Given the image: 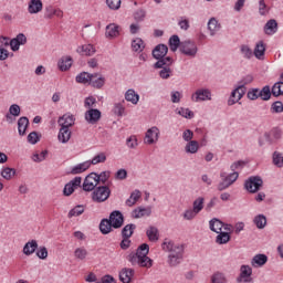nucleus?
Masks as SVG:
<instances>
[{
    "instance_id": "24",
    "label": "nucleus",
    "mask_w": 283,
    "mask_h": 283,
    "mask_svg": "<svg viewBox=\"0 0 283 283\" xmlns=\"http://www.w3.org/2000/svg\"><path fill=\"white\" fill-rule=\"evenodd\" d=\"M146 237L150 242H157L160 238L159 230L156 227H148L146 230Z\"/></svg>"
},
{
    "instance_id": "2",
    "label": "nucleus",
    "mask_w": 283,
    "mask_h": 283,
    "mask_svg": "<svg viewBox=\"0 0 283 283\" xmlns=\"http://www.w3.org/2000/svg\"><path fill=\"white\" fill-rule=\"evenodd\" d=\"M149 253V245L146 243H143L138 249L136 250V253L129 254L127 260L132 265H138L140 268L150 269L154 264V261L148 258Z\"/></svg>"
},
{
    "instance_id": "54",
    "label": "nucleus",
    "mask_w": 283,
    "mask_h": 283,
    "mask_svg": "<svg viewBox=\"0 0 283 283\" xmlns=\"http://www.w3.org/2000/svg\"><path fill=\"white\" fill-rule=\"evenodd\" d=\"M220 177L223 178L229 186H231L238 180L239 172H233L229 176H226V174H221Z\"/></svg>"
},
{
    "instance_id": "53",
    "label": "nucleus",
    "mask_w": 283,
    "mask_h": 283,
    "mask_svg": "<svg viewBox=\"0 0 283 283\" xmlns=\"http://www.w3.org/2000/svg\"><path fill=\"white\" fill-rule=\"evenodd\" d=\"M92 76L93 75H90V73H80L77 77H75V81L77 83L87 84L91 83Z\"/></svg>"
},
{
    "instance_id": "63",
    "label": "nucleus",
    "mask_w": 283,
    "mask_h": 283,
    "mask_svg": "<svg viewBox=\"0 0 283 283\" xmlns=\"http://www.w3.org/2000/svg\"><path fill=\"white\" fill-rule=\"evenodd\" d=\"M178 114L180 116H182L185 118H189V119L195 117V114L190 109H188V108H180Z\"/></svg>"
},
{
    "instance_id": "35",
    "label": "nucleus",
    "mask_w": 283,
    "mask_h": 283,
    "mask_svg": "<svg viewBox=\"0 0 283 283\" xmlns=\"http://www.w3.org/2000/svg\"><path fill=\"white\" fill-rule=\"evenodd\" d=\"M72 63H73V60L70 55L62 57V60H60V63H59L60 71L62 72L69 71L72 66Z\"/></svg>"
},
{
    "instance_id": "1",
    "label": "nucleus",
    "mask_w": 283,
    "mask_h": 283,
    "mask_svg": "<svg viewBox=\"0 0 283 283\" xmlns=\"http://www.w3.org/2000/svg\"><path fill=\"white\" fill-rule=\"evenodd\" d=\"M161 249L169 252L167 263L169 266H178L184 260L185 248L180 244H175L171 240L165 239L161 243Z\"/></svg>"
},
{
    "instance_id": "28",
    "label": "nucleus",
    "mask_w": 283,
    "mask_h": 283,
    "mask_svg": "<svg viewBox=\"0 0 283 283\" xmlns=\"http://www.w3.org/2000/svg\"><path fill=\"white\" fill-rule=\"evenodd\" d=\"M29 125L30 122L27 117H20V119H18V134L24 136Z\"/></svg>"
},
{
    "instance_id": "13",
    "label": "nucleus",
    "mask_w": 283,
    "mask_h": 283,
    "mask_svg": "<svg viewBox=\"0 0 283 283\" xmlns=\"http://www.w3.org/2000/svg\"><path fill=\"white\" fill-rule=\"evenodd\" d=\"M108 221H109V223H112V228L119 229L124 223V217H123L122 212L114 211L109 214Z\"/></svg>"
},
{
    "instance_id": "64",
    "label": "nucleus",
    "mask_w": 283,
    "mask_h": 283,
    "mask_svg": "<svg viewBox=\"0 0 283 283\" xmlns=\"http://www.w3.org/2000/svg\"><path fill=\"white\" fill-rule=\"evenodd\" d=\"M271 112L272 113H283V103L281 102H275L271 106Z\"/></svg>"
},
{
    "instance_id": "11",
    "label": "nucleus",
    "mask_w": 283,
    "mask_h": 283,
    "mask_svg": "<svg viewBox=\"0 0 283 283\" xmlns=\"http://www.w3.org/2000/svg\"><path fill=\"white\" fill-rule=\"evenodd\" d=\"M209 228L211 231L216 232L217 234L223 232V231H232L233 227L230 224H223L218 219H212L209 221Z\"/></svg>"
},
{
    "instance_id": "18",
    "label": "nucleus",
    "mask_w": 283,
    "mask_h": 283,
    "mask_svg": "<svg viewBox=\"0 0 283 283\" xmlns=\"http://www.w3.org/2000/svg\"><path fill=\"white\" fill-rule=\"evenodd\" d=\"M102 113L97 109H90L85 113V120L88 124H96L101 119Z\"/></svg>"
},
{
    "instance_id": "8",
    "label": "nucleus",
    "mask_w": 283,
    "mask_h": 283,
    "mask_svg": "<svg viewBox=\"0 0 283 283\" xmlns=\"http://www.w3.org/2000/svg\"><path fill=\"white\" fill-rule=\"evenodd\" d=\"M211 91L209 88H198L191 95V101L195 103L211 101Z\"/></svg>"
},
{
    "instance_id": "31",
    "label": "nucleus",
    "mask_w": 283,
    "mask_h": 283,
    "mask_svg": "<svg viewBox=\"0 0 283 283\" xmlns=\"http://www.w3.org/2000/svg\"><path fill=\"white\" fill-rule=\"evenodd\" d=\"M271 93L275 97L283 95V73L281 74V82H275V84H273Z\"/></svg>"
},
{
    "instance_id": "29",
    "label": "nucleus",
    "mask_w": 283,
    "mask_h": 283,
    "mask_svg": "<svg viewBox=\"0 0 283 283\" xmlns=\"http://www.w3.org/2000/svg\"><path fill=\"white\" fill-rule=\"evenodd\" d=\"M266 51L264 42H256L253 54L258 60H262Z\"/></svg>"
},
{
    "instance_id": "27",
    "label": "nucleus",
    "mask_w": 283,
    "mask_h": 283,
    "mask_svg": "<svg viewBox=\"0 0 283 283\" xmlns=\"http://www.w3.org/2000/svg\"><path fill=\"white\" fill-rule=\"evenodd\" d=\"M71 137H72V132L70 130V128H65V127L60 128V134H57V140H60V143L66 144L70 142Z\"/></svg>"
},
{
    "instance_id": "37",
    "label": "nucleus",
    "mask_w": 283,
    "mask_h": 283,
    "mask_svg": "<svg viewBox=\"0 0 283 283\" xmlns=\"http://www.w3.org/2000/svg\"><path fill=\"white\" fill-rule=\"evenodd\" d=\"M91 167V161H84L71 169V174L73 175H80L85 172Z\"/></svg>"
},
{
    "instance_id": "21",
    "label": "nucleus",
    "mask_w": 283,
    "mask_h": 283,
    "mask_svg": "<svg viewBox=\"0 0 283 283\" xmlns=\"http://www.w3.org/2000/svg\"><path fill=\"white\" fill-rule=\"evenodd\" d=\"M135 271L133 269H123L119 272V281L122 283H130L134 277Z\"/></svg>"
},
{
    "instance_id": "61",
    "label": "nucleus",
    "mask_w": 283,
    "mask_h": 283,
    "mask_svg": "<svg viewBox=\"0 0 283 283\" xmlns=\"http://www.w3.org/2000/svg\"><path fill=\"white\" fill-rule=\"evenodd\" d=\"M27 140L29 142V144L35 145L38 142H40V136L36 132H33L29 134V136L27 137Z\"/></svg>"
},
{
    "instance_id": "23",
    "label": "nucleus",
    "mask_w": 283,
    "mask_h": 283,
    "mask_svg": "<svg viewBox=\"0 0 283 283\" xmlns=\"http://www.w3.org/2000/svg\"><path fill=\"white\" fill-rule=\"evenodd\" d=\"M119 30H120V27H118V24H107L105 36L107 39H115L119 36Z\"/></svg>"
},
{
    "instance_id": "58",
    "label": "nucleus",
    "mask_w": 283,
    "mask_h": 283,
    "mask_svg": "<svg viewBox=\"0 0 283 283\" xmlns=\"http://www.w3.org/2000/svg\"><path fill=\"white\" fill-rule=\"evenodd\" d=\"M126 146L129 149H135L138 146V140L136 136H130L129 138L126 139Z\"/></svg>"
},
{
    "instance_id": "49",
    "label": "nucleus",
    "mask_w": 283,
    "mask_h": 283,
    "mask_svg": "<svg viewBox=\"0 0 283 283\" xmlns=\"http://www.w3.org/2000/svg\"><path fill=\"white\" fill-rule=\"evenodd\" d=\"M135 229H136L135 224L125 226L122 230V237L129 239L134 234Z\"/></svg>"
},
{
    "instance_id": "44",
    "label": "nucleus",
    "mask_w": 283,
    "mask_h": 283,
    "mask_svg": "<svg viewBox=\"0 0 283 283\" xmlns=\"http://www.w3.org/2000/svg\"><path fill=\"white\" fill-rule=\"evenodd\" d=\"M145 49V43L142 40V38H135L134 41H132V50L134 52H142Z\"/></svg>"
},
{
    "instance_id": "19",
    "label": "nucleus",
    "mask_w": 283,
    "mask_h": 283,
    "mask_svg": "<svg viewBox=\"0 0 283 283\" xmlns=\"http://www.w3.org/2000/svg\"><path fill=\"white\" fill-rule=\"evenodd\" d=\"M43 10L42 0H31L29 1L28 11L30 14H38Z\"/></svg>"
},
{
    "instance_id": "47",
    "label": "nucleus",
    "mask_w": 283,
    "mask_h": 283,
    "mask_svg": "<svg viewBox=\"0 0 283 283\" xmlns=\"http://www.w3.org/2000/svg\"><path fill=\"white\" fill-rule=\"evenodd\" d=\"M180 45H181V42L178 35H171V38H169V49L172 52H176L178 48H180Z\"/></svg>"
},
{
    "instance_id": "51",
    "label": "nucleus",
    "mask_w": 283,
    "mask_h": 283,
    "mask_svg": "<svg viewBox=\"0 0 283 283\" xmlns=\"http://www.w3.org/2000/svg\"><path fill=\"white\" fill-rule=\"evenodd\" d=\"M90 84L93 87L101 88L105 84L104 77H97V75H92Z\"/></svg>"
},
{
    "instance_id": "4",
    "label": "nucleus",
    "mask_w": 283,
    "mask_h": 283,
    "mask_svg": "<svg viewBox=\"0 0 283 283\" xmlns=\"http://www.w3.org/2000/svg\"><path fill=\"white\" fill-rule=\"evenodd\" d=\"M111 196V189L108 187H97L92 192V200L97 203L106 201Z\"/></svg>"
},
{
    "instance_id": "43",
    "label": "nucleus",
    "mask_w": 283,
    "mask_h": 283,
    "mask_svg": "<svg viewBox=\"0 0 283 283\" xmlns=\"http://www.w3.org/2000/svg\"><path fill=\"white\" fill-rule=\"evenodd\" d=\"M17 175V170L13 168H2V172H0V176L4 178V180H11Z\"/></svg>"
},
{
    "instance_id": "62",
    "label": "nucleus",
    "mask_w": 283,
    "mask_h": 283,
    "mask_svg": "<svg viewBox=\"0 0 283 283\" xmlns=\"http://www.w3.org/2000/svg\"><path fill=\"white\" fill-rule=\"evenodd\" d=\"M35 255H38V258H40L41 260H46L49 255L48 249L45 247H40Z\"/></svg>"
},
{
    "instance_id": "16",
    "label": "nucleus",
    "mask_w": 283,
    "mask_h": 283,
    "mask_svg": "<svg viewBox=\"0 0 283 283\" xmlns=\"http://www.w3.org/2000/svg\"><path fill=\"white\" fill-rule=\"evenodd\" d=\"M151 213H153L151 207H146V208L139 207V208L133 210L132 218L140 219L144 217H150Z\"/></svg>"
},
{
    "instance_id": "12",
    "label": "nucleus",
    "mask_w": 283,
    "mask_h": 283,
    "mask_svg": "<svg viewBox=\"0 0 283 283\" xmlns=\"http://www.w3.org/2000/svg\"><path fill=\"white\" fill-rule=\"evenodd\" d=\"M99 182L98 175L92 172L84 179V191H93Z\"/></svg>"
},
{
    "instance_id": "3",
    "label": "nucleus",
    "mask_w": 283,
    "mask_h": 283,
    "mask_svg": "<svg viewBox=\"0 0 283 283\" xmlns=\"http://www.w3.org/2000/svg\"><path fill=\"white\" fill-rule=\"evenodd\" d=\"M172 63H174V60L171 57H165L164 60H158V62L154 64L155 69H161L159 71V76L163 80H167L170 77V74H171L170 65Z\"/></svg>"
},
{
    "instance_id": "42",
    "label": "nucleus",
    "mask_w": 283,
    "mask_h": 283,
    "mask_svg": "<svg viewBox=\"0 0 283 283\" xmlns=\"http://www.w3.org/2000/svg\"><path fill=\"white\" fill-rule=\"evenodd\" d=\"M272 163L277 168H283V153L274 151L272 155Z\"/></svg>"
},
{
    "instance_id": "41",
    "label": "nucleus",
    "mask_w": 283,
    "mask_h": 283,
    "mask_svg": "<svg viewBox=\"0 0 283 283\" xmlns=\"http://www.w3.org/2000/svg\"><path fill=\"white\" fill-rule=\"evenodd\" d=\"M203 209H205V198L198 197L192 202V210L199 214Z\"/></svg>"
},
{
    "instance_id": "5",
    "label": "nucleus",
    "mask_w": 283,
    "mask_h": 283,
    "mask_svg": "<svg viewBox=\"0 0 283 283\" xmlns=\"http://www.w3.org/2000/svg\"><path fill=\"white\" fill-rule=\"evenodd\" d=\"M253 269L250 265H241L240 274L237 277L238 283H253Z\"/></svg>"
},
{
    "instance_id": "20",
    "label": "nucleus",
    "mask_w": 283,
    "mask_h": 283,
    "mask_svg": "<svg viewBox=\"0 0 283 283\" xmlns=\"http://www.w3.org/2000/svg\"><path fill=\"white\" fill-rule=\"evenodd\" d=\"M77 53L82 56H92L96 53V49L93 44H82L77 46Z\"/></svg>"
},
{
    "instance_id": "6",
    "label": "nucleus",
    "mask_w": 283,
    "mask_h": 283,
    "mask_svg": "<svg viewBox=\"0 0 283 283\" xmlns=\"http://www.w3.org/2000/svg\"><path fill=\"white\" fill-rule=\"evenodd\" d=\"M180 52L186 56L195 57L198 53V46L196 42H191L190 40L180 42Z\"/></svg>"
},
{
    "instance_id": "56",
    "label": "nucleus",
    "mask_w": 283,
    "mask_h": 283,
    "mask_svg": "<svg viewBox=\"0 0 283 283\" xmlns=\"http://www.w3.org/2000/svg\"><path fill=\"white\" fill-rule=\"evenodd\" d=\"M73 254L75 255V259L83 261L88 255V252L85 248H77Z\"/></svg>"
},
{
    "instance_id": "59",
    "label": "nucleus",
    "mask_w": 283,
    "mask_h": 283,
    "mask_svg": "<svg viewBox=\"0 0 283 283\" xmlns=\"http://www.w3.org/2000/svg\"><path fill=\"white\" fill-rule=\"evenodd\" d=\"M197 216H198V213L193 209H188L182 214L184 219H186L188 221L193 220Z\"/></svg>"
},
{
    "instance_id": "52",
    "label": "nucleus",
    "mask_w": 283,
    "mask_h": 283,
    "mask_svg": "<svg viewBox=\"0 0 283 283\" xmlns=\"http://www.w3.org/2000/svg\"><path fill=\"white\" fill-rule=\"evenodd\" d=\"M85 212L84 206H75L71 211H69V219L73 217H80Z\"/></svg>"
},
{
    "instance_id": "10",
    "label": "nucleus",
    "mask_w": 283,
    "mask_h": 283,
    "mask_svg": "<svg viewBox=\"0 0 283 283\" xmlns=\"http://www.w3.org/2000/svg\"><path fill=\"white\" fill-rule=\"evenodd\" d=\"M247 88L245 86H237L234 91H232L230 98L228 99V106L235 105L242 97L245 95Z\"/></svg>"
},
{
    "instance_id": "40",
    "label": "nucleus",
    "mask_w": 283,
    "mask_h": 283,
    "mask_svg": "<svg viewBox=\"0 0 283 283\" xmlns=\"http://www.w3.org/2000/svg\"><path fill=\"white\" fill-rule=\"evenodd\" d=\"M253 223L258 229H264L268 224L266 217L263 214H259V216L254 217Z\"/></svg>"
},
{
    "instance_id": "55",
    "label": "nucleus",
    "mask_w": 283,
    "mask_h": 283,
    "mask_svg": "<svg viewBox=\"0 0 283 283\" xmlns=\"http://www.w3.org/2000/svg\"><path fill=\"white\" fill-rule=\"evenodd\" d=\"M240 52L244 59L250 60L253 56V51L248 46V44H242L240 46Z\"/></svg>"
},
{
    "instance_id": "45",
    "label": "nucleus",
    "mask_w": 283,
    "mask_h": 283,
    "mask_svg": "<svg viewBox=\"0 0 283 283\" xmlns=\"http://www.w3.org/2000/svg\"><path fill=\"white\" fill-rule=\"evenodd\" d=\"M124 103L125 101L114 104L113 113L118 117H123L124 115H126V108L124 106Z\"/></svg>"
},
{
    "instance_id": "22",
    "label": "nucleus",
    "mask_w": 283,
    "mask_h": 283,
    "mask_svg": "<svg viewBox=\"0 0 283 283\" xmlns=\"http://www.w3.org/2000/svg\"><path fill=\"white\" fill-rule=\"evenodd\" d=\"M279 30V24L276 20H268L264 24V33L266 35H274Z\"/></svg>"
},
{
    "instance_id": "33",
    "label": "nucleus",
    "mask_w": 283,
    "mask_h": 283,
    "mask_svg": "<svg viewBox=\"0 0 283 283\" xmlns=\"http://www.w3.org/2000/svg\"><path fill=\"white\" fill-rule=\"evenodd\" d=\"M125 101L130 102L133 105H137L139 102V95L133 88H128L125 93Z\"/></svg>"
},
{
    "instance_id": "36",
    "label": "nucleus",
    "mask_w": 283,
    "mask_h": 283,
    "mask_svg": "<svg viewBox=\"0 0 283 283\" xmlns=\"http://www.w3.org/2000/svg\"><path fill=\"white\" fill-rule=\"evenodd\" d=\"M199 149H200V145L196 140L188 142L185 146V151L191 155L197 154Z\"/></svg>"
},
{
    "instance_id": "39",
    "label": "nucleus",
    "mask_w": 283,
    "mask_h": 283,
    "mask_svg": "<svg viewBox=\"0 0 283 283\" xmlns=\"http://www.w3.org/2000/svg\"><path fill=\"white\" fill-rule=\"evenodd\" d=\"M98 228H99V231H101L102 234H108V233L112 232L113 224L111 223L109 220L104 219V220L101 221Z\"/></svg>"
},
{
    "instance_id": "48",
    "label": "nucleus",
    "mask_w": 283,
    "mask_h": 283,
    "mask_svg": "<svg viewBox=\"0 0 283 283\" xmlns=\"http://www.w3.org/2000/svg\"><path fill=\"white\" fill-rule=\"evenodd\" d=\"M107 160L106 154L104 153H99L97 155H95L92 160L90 161V166H95L98 164H104Z\"/></svg>"
},
{
    "instance_id": "32",
    "label": "nucleus",
    "mask_w": 283,
    "mask_h": 283,
    "mask_svg": "<svg viewBox=\"0 0 283 283\" xmlns=\"http://www.w3.org/2000/svg\"><path fill=\"white\" fill-rule=\"evenodd\" d=\"M231 231H221L216 237V243L217 244H227L231 240L230 235Z\"/></svg>"
},
{
    "instance_id": "46",
    "label": "nucleus",
    "mask_w": 283,
    "mask_h": 283,
    "mask_svg": "<svg viewBox=\"0 0 283 283\" xmlns=\"http://www.w3.org/2000/svg\"><path fill=\"white\" fill-rule=\"evenodd\" d=\"M258 11L261 17H266L270 13V7L265 0H259Z\"/></svg>"
},
{
    "instance_id": "15",
    "label": "nucleus",
    "mask_w": 283,
    "mask_h": 283,
    "mask_svg": "<svg viewBox=\"0 0 283 283\" xmlns=\"http://www.w3.org/2000/svg\"><path fill=\"white\" fill-rule=\"evenodd\" d=\"M168 53V46H166V44H158L157 46H155V49L153 50V57L161 61L165 60V56Z\"/></svg>"
},
{
    "instance_id": "7",
    "label": "nucleus",
    "mask_w": 283,
    "mask_h": 283,
    "mask_svg": "<svg viewBox=\"0 0 283 283\" xmlns=\"http://www.w3.org/2000/svg\"><path fill=\"white\" fill-rule=\"evenodd\" d=\"M263 186V180L260 177H250L245 182H244V188L247 191L250 193H255L258 192L261 187Z\"/></svg>"
},
{
    "instance_id": "57",
    "label": "nucleus",
    "mask_w": 283,
    "mask_h": 283,
    "mask_svg": "<svg viewBox=\"0 0 283 283\" xmlns=\"http://www.w3.org/2000/svg\"><path fill=\"white\" fill-rule=\"evenodd\" d=\"M106 6L109 10H118L122 6V0H106Z\"/></svg>"
},
{
    "instance_id": "30",
    "label": "nucleus",
    "mask_w": 283,
    "mask_h": 283,
    "mask_svg": "<svg viewBox=\"0 0 283 283\" xmlns=\"http://www.w3.org/2000/svg\"><path fill=\"white\" fill-rule=\"evenodd\" d=\"M210 283H228V277L223 272H214L210 276Z\"/></svg>"
},
{
    "instance_id": "60",
    "label": "nucleus",
    "mask_w": 283,
    "mask_h": 283,
    "mask_svg": "<svg viewBox=\"0 0 283 283\" xmlns=\"http://www.w3.org/2000/svg\"><path fill=\"white\" fill-rule=\"evenodd\" d=\"M9 114L13 117H19L21 115L20 106L17 104L11 105V107H9Z\"/></svg>"
},
{
    "instance_id": "34",
    "label": "nucleus",
    "mask_w": 283,
    "mask_h": 283,
    "mask_svg": "<svg viewBox=\"0 0 283 283\" xmlns=\"http://www.w3.org/2000/svg\"><path fill=\"white\" fill-rule=\"evenodd\" d=\"M221 24H219L218 20L216 18H210L208 22V30L210 32V35L213 36L218 31H220Z\"/></svg>"
},
{
    "instance_id": "38",
    "label": "nucleus",
    "mask_w": 283,
    "mask_h": 283,
    "mask_svg": "<svg viewBox=\"0 0 283 283\" xmlns=\"http://www.w3.org/2000/svg\"><path fill=\"white\" fill-rule=\"evenodd\" d=\"M142 192L138 190H135L130 193L129 198L126 200L125 205L127 207H133L137 203V201L140 199Z\"/></svg>"
},
{
    "instance_id": "50",
    "label": "nucleus",
    "mask_w": 283,
    "mask_h": 283,
    "mask_svg": "<svg viewBox=\"0 0 283 283\" xmlns=\"http://www.w3.org/2000/svg\"><path fill=\"white\" fill-rule=\"evenodd\" d=\"M272 96V91L270 88V86H263V88H261V91H259V97L262 101H269Z\"/></svg>"
},
{
    "instance_id": "14",
    "label": "nucleus",
    "mask_w": 283,
    "mask_h": 283,
    "mask_svg": "<svg viewBox=\"0 0 283 283\" xmlns=\"http://www.w3.org/2000/svg\"><path fill=\"white\" fill-rule=\"evenodd\" d=\"M82 184V178L81 177H75L71 182L66 184L64 186V196L69 197L71 196L75 189H77Z\"/></svg>"
},
{
    "instance_id": "25",
    "label": "nucleus",
    "mask_w": 283,
    "mask_h": 283,
    "mask_svg": "<svg viewBox=\"0 0 283 283\" xmlns=\"http://www.w3.org/2000/svg\"><path fill=\"white\" fill-rule=\"evenodd\" d=\"M269 261V258L264 254H258L255 256H253V259L251 260V265L253 268H262L263 265H265Z\"/></svg>"
},
{
    "instance_id": "17",
    "label": "nucleus",
    "mask_w": 283,
    "mask_h": 283,
    "mask_svg": "<svg viewBox=\"0 0 283 283\" xmlns=\"http://www.w3.org/2000/svg\"><path fill=\"white\" fill-rule=\"evenodd\" d=\"M75 117L72 114H65L64 116L60 117V120H57V124L62 126V128H67L74 126L75 124Z\"/></svg>"
},
{
    "instance_id": "26",
    "label": "nucleus",
    "mask_w": 283,
    "mask_h": 283,
    "mask_svg": "<svg viewBox=\"0 0 283 283\" xmlns=\"http://www.w3.org/2000/svg\"><path fill=\"white\" fill-rule=\"evenodd\" d=\"M38 248H39L38 242L35 240H31L27 242V244H24V249H22V253H24V255L27 256H30L36 251Z\"/></svg>"
},
{
    "instance_id": "9",
    "label": "nucleus",
    "mask_w": 283,
    "mask_h": 283,
    "mask_svg": "<svg viewBox=\"0 0 283 283\" xmlns=\"http://www.w3.org/2000/svg\"><path fill=\"white\" fill-rule=\"evenodd\" d=\"M159 136H160L159 128L158 127H151L145 134L144 144H146V145L157 144L158 140H159Z\"/></svg>"
}]
</instances>
